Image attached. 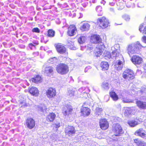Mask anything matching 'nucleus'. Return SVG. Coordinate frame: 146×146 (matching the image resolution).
Wrapping results in <instances>:
<instances>
[{
  "instance_id": "nucleus-24",
  "label": "nucleus",
  "mask_w": 146,
  "mask_h": 146,
  "mask_svg": "<svg viewBox=\"0 0 146 146\" xmlns=\"http://www.w3.org/2000/svg\"><path fill=\"white\" fill-rule=\"evenodd\" d=\"M110 96L114 101H117L119 99L118 95L113 90L111 91L109 93Z\"/></svg>"
},
{
  "instance_id": "nucleus-23",
  "label": "nucleus",
  "mask_w": 146,
  "mask_h": 146,
  "mask_svg": "<svg viewBox=\"0 0 146 146\" xmlns=\"http://www.w3.org/2000/svg\"><path fill=\"white\" fill-rule=\"evenodd\" d=\"M109 64L107 62L102 61L100 64V67L102 71H106L108 70L109 68Z\"/></svg>"
},
{
  "instance_id": "nucleus-36",
  "label": "nucleus",
  "mask_w": 146,
  "mask_h": 146,
  "mask_svg": "<svg viewBox=\"0 0 146 146\" xmlns=\"http://www.w3.org/2000/svg\"><path fill=\"white\" fill-rule=\"evenodd\" d=\"M32 31L33 32L36 33H39L40 32L39 29L37 27L33 28L32 30Z\"/></svg>"
},
{
  "instance_id": "nucleus-42",
  "label": "nucleus",
  "mask_w": 146,
  "mask_h": 146,
  "mask_svg": "<svg viewBox=\"0 0 146 146\" xmlns=\"http://www.w3.org/2000/svg\"><path fill=\"white\" fill-rule=\"evenodd\" d=\"M29 47H31V46H34V45H33L32 43H30L29 44Z\"/></svg>"
},
{
  "instance_id": "nucleus-14",
  "label": "nucleus",
  "mask_w": 146,
  "mask_h": 146,
  "mask_svg": "<svg viewBox=\"0 0 146 146\" xmlns=\"http://www.w3.org/2000/svg\"><path fill=\"white\" fill-rule=\"evenodd\" d=\"M77 31V29L74 25H71L69 26L68 28L67 34L69 36H74Z\"/></svg>"
},
{
  "instance_id": "nucleus-33",
  "label": "nucleus",
  "mask_w": 146,
  "mask_h": 146,
  "mask_svg": "<svg viewBox=\"0 0 146 146\" xmlns=\"http://www.w3.org/2000/svg\"><path fill=\"white\" fill-rule=\"evenodd\" d=\"M128 123L131 127H134L137 124V122L135 120L129 121H128Z\"/></svg>"
},
{
  "instance_id": "nucleus-19",
  "label": "nucleus",
  "mask_w": 146,
  "mask_h": 146,
  "mask_svg": "<svg viewBox=\"0 0 146 146\" xmlns=\"http://www.w3.org/2000/svg\"><path fill=\"white\" fill-rule=\"evenodd\" d=\"M42 77L39 74L35 75L33 77L31 78L30 81L36 84L41 83L42 81Z\"/></svg>"
},
{
  "instance_id": "nucleus-29",
  "label": "nucleus",
  "mask_w": 146,
  "mask_h": 146,
  "mask_svg": "<svg viewBox=\"0 0 146 146\" xmlns=\"http://www.w3.org/2000/svg\"><path fill=\"white\" fill-rule=\"evenodd\" d=\"M55 32L52 29H49L47 31V36L50 37H53L55 36Z\"/></svg>"
},
{
  "instance_id": "nucleus-44",
  "label": "nucleus",
  "mask_w": 146,
  "mask_h": 146,
  "mask_svg": "<svg viewBox=\"0 0 146 146\" xmlns=\"http://www.w3.org/2000/svg\"><path fill=\"white\" fill-rule=\"evenodd\" d=\"M110 11H111V12H113L114 11V9H113V8H111L110 9Z\"/></svg>"
},
{
  "instance_id": "nucleus-4",
  "label": "nucleus",
  "mask_w": 146,
  "mask_h": 146,
  "mask_svg": "<svg viewBox=\"0 0 146 146\" xmlns=\"http://www.w3.org/2000/svg\"><path fill=\"white\" fill-rule=\"evenodd\" d=\"M112 131L115 136H121L124 132L121 125L118 123H115L113 125Z\"/></svg>"
},
{
  "instance_id": "nucleus-32",
  "label": "nucleus",
  "mask_w": 146,
  "mask_h": 146,
  "mask_svg": "<svg viewBox=\"0 0 146 146\" xmlns=\"http://www.w3.org/2000/svg\"><path fill=\"white\" fill-rule=\"evenodd\" d=\"M103 109L102 108H96L95 110V114L98 116L100 115L103 111Z\"/></svg>"
},
{
  "instance_id": "nucleus-25",
  "label": "nucleus",
  "mask_w": 146,
  "mask_h": 146,
  "mask_svg": "<svg viewBox=\"0 0 146 146\" xmlns=\"http://www.w3.org/2000/svg\"><path fill=\"white\" fill-rule=\"evenodd\" d=\"M117 8L118 10H121L123 9L125 6V4L122 0H119L117 3Z\"/></svg>"
},
{
  "instance_id": "nucleus-10",
  "label": "nucleus",
  "mask_w": 146,
  "mask_h": 146,
  "mask_svg": "<svg viewBox=\"0 0 146 146\" xmlns=\"http://www.w3.org/2000/svg\"><path fill=\"white\" fill-rule=\"evenodd\" d=\"M64 132L66 135L71 137L75 134L76 130L74 126L68 125L65 128Z\"/></svg>"
},
{
  "instance_id": "nucleus-37",
  "label": "nucleus",
  "mask_w": 146,
  "mask_h": 146,
  "mask_svg": "<svg viewBox=\"0 0 146 146\" xmlns=\"http://www.w3.org/2000/svg\"><path fill=\"white\" fill-rule=\"evenodd\" d=\"M123 18L124 20L126 21H128L130 19V18L129 16L127 15H124L123 17Z\"/></svg>"
},
{
  "instance_id": "nucleus-35",
  "label": "nucleus",
  "mask_w": 146,
  "mask_h": 146,
  "mask_svg": "<svg viewBox=\"0 0 146 146\" xmlns=\"http://www.w3.org/2000/svg\"><path fill=\"white\" fill-rule=\"evenodd\" d=\"M134 142L137 146L142 141L139 138H136L133 139Z\"/></svg>"
},
{
  "instance_id": "nucleus-38",
  "label": "nucleus",
  "mask_w": 146,
  "mask_h": 146,
  "mask_svg": "<svg viewBox=\"0 0 146 146\" xmlns=\"http://www.w3.org/2000/svg\"><path fill=\"white\" fill-rule=\"evenodd\" d=\"M137 146H146V143L144 142L141 141Z\"/></svg>"
},
{
  "instance_id": "nucleus-22",
  "label": "nucleus",
  "mask_w": 146,
  "mask_h": 146,
  "mask_svg": "<svg viewBox=\"0 0 146 146\" xmlns=\"http://www.w3.org/2000/svg\"><path fill=\"white\" fill-rule=\"evenodd\" d=\"M66 110L63 112V113L65 116L71 114L73 111V109L72 107L70 105H67L66 107Z\"/></svg>"
},
{
  "instance_id": "nucleus-13",
  "label": "nucleus",
  "mask_w": 146,
  "mask_h": 146,
  "mask_svg": "<svg viewBox=\"0 0 146 146\" xmlns=\"http://www.w3.org/2000/svg\"><path fill=\"white\" fill-rule=\"evenodd\" d=\"M131 60L132 62L135 65H140L143 62L142 58L137 55L133 56Z\"/></svg>"
},
{
  "instance_id": "nucleus-15",
  "label": "nucleus",
  "mask_w": 146,
  "mask_h": 146,
  "mask_svg": "<svg viewBox=\"0 0 146 146\" xmlns=\"http://www.w3.org/2000/svg\"><path fill=\"white\" fill-rule=\"evenodd\" d=\"M42 72L47 76L52 75L54 70L53 67L51 66H43Z\"/></svg>"
},
{
  "instance_id": "nucleus-46",
  "label": "nucleus",
  "mask_w": 146,
  "mask_h": 146,
  "mask_svg": "<svg viewBox=\"0 0 146 146\" xmlns=\"http://www.w3.org/2000/svg\"><path fill=\"white\" fill-rule=\"evenodd\" d=\"M66 58V59H68V58Z\"/></svg>"
},
{
  "instance_id": "nucleus-20",
  "label": "nucleus",
  "mask_w": 146,
  "mask_h": 146,
  "mask_svg": "<svg viewBox=\"0 0 146 146\" xmlns=\"http://www.w3.org/2000/svg\"><path fill=\"white\" fill-rule=\"evenodd\" d=\"M56 117V115L53 112L50 113L46 117V120L49 122H53Z\"/></svg>"
},
{
  "instance_id": "nucleus-41",
  "label": "nucleus",
  "mask_w": 146,
  "mask_h": 146,
  "mask_svg": "<svg viewBox=\"0 0 146 146\" xmlns=\"http://www.w3.org/2000/svg\"><path fill=\"white\" fill-rule=\"evenodd\" d=\"M88 105V104L87 103H86V102H84L83 103V104L82 106H83L84 107H85V106L87 105Z\"/></svg>"
},
{
  "instance_id": "nucleus-43",
  "label": "nucleus",
  "mask_w": 146,
  "mask_h": 146,
  "mask_svg": "<svg viewBox=\"0 0 146 146\" xmlns=\"http://www.w3.org/2000/svg\"><path fill=\"white\" fill-rule=\"evenodd\" d=\"M144 69L145 71L146 72V63L144 66Z\"/></svg>"
},
{
  "instance_id": "nucleus-34",
  "label": "nucleus",
  "mask_w": 146,
  "mask_h": 146,
  "mask_svg": "<svg viewBox=\"0 0 146 146\" xmlns=\"http://www.w3.org/2000/svg\"><path fill=\"white\" fill-rule=\"evenodd\" d=\"M102 86L103 88L106 89H108L109 88V84L107 82H105L103 83Z\"/></svg>"
},
{
  "instance_id": "nucleus-9",
  "label": "nucleus",
  "mask_w": 146,
  "mask_h": 146,
  "mask_svg": "<svg viewBox=\"0 0 146 146\" xmlns=\"http://www.w3.org/2000/svg\"><path fill=\"white\" fill-rule=\"evenodd\" d=\"M99 124L100 128L103 130H105L108 129L109 126L107 119L104 118L100 119Z\"/></svg>"
},
{
  "instance_id": "nucleus-7",
  "label": "nucleus",
  "mask_w": 146,
  "mask_h": 146,
  "mask_svg": "<svg viewBox=\"0 0 146 146\" xmlns=\"http://www.w3.org/2000/svg\"><path fill=\"white\" fill-rule=\"evenodd\" d=\"M54 46L58 53L61 54H68L66 48L62 44L58 43L55 44Z\"/></svg>"
},
{
  "instance_id": "nucleus-26",
  "label": "nucleus",
  "mask_w": 146,
  "mask_h": 146,
  "mask_svg": "<svg viewBox=\"0 0 146 146\" xmlns=\"http://www.w3.org/2000/svg\"><path fill=\"white\" fill-rule=\"evenodd\" d=\"M90 26L87 23H84L80 28V29L82 31H86L88 30Z\"/></svg>"
},
{
  "instance_id": "nucleus-18",
  "label": "nucleus",
  "mask_w": 146,
  "mask_h": 146,
  "mask_svg": "<svg viewBox=\"0 0 146 146\" xmlns=\"http://www.w3.org/2000/svg\"><path fill=\"white\" fill-rule=\"evenodd\" d=\"M28 92L32 95L35 97L38 96L39 95V91L38 88L32 86L29 88Z\"/></svg>"
},
{
  "instance_id": "nucleus-2",
  "label": "nucleus",
  "mask_w": 146,
  "mask_h": 146,
  "mask_svg": "<svg viewBox=\"0 0 146 146\" xmlns=\"http://www.w3.org/2000/svg\"><path fill=\"white\" fill-rule=\"evenodd\" d=\"M142 47L139 42H137L136 44H130L128 46L127 48V53L129 56L137 53L138 50Z\"/></svg>"
},
{
  "instance_id": "nucleus-39",
  "label": "nucleus",
  "mask_w": 146,
  "mask_h": 146,
  "mask_svg": "<svg viewBox=\"0 0 146 146\" xmlns=\"http://www.w3.org/2000/svg\"><path fill=\"white\" fill-rule=\"evenodd\" d=\"M54 125H55L56 128H59L60 126V124L59 123H55Z\"/></svg>"
},
{
  "instance_id": "nucleus-30",
  "label": "nucleus",
  "mask_w": 146,
  "mask_h": 146,
  "mask_svg": "<svg viewBox=\"0 0 146 146\" xmlns=\"http://www.w3.org/2000/svg\"><path fill=\"white\" fill-rule=\"evenodd\" d=\"M102 9V7L100 6H98L96 7V11L98 16H101L103 15Z\"/></svg>"
},
{
  "instance_id": "nucleus-17",
  "label": "nucleus",
  "mask_w": 146,
  "mask_h": 146,
  "mask_svg": "<svg viewBox=\"0 0 146 146\" xmlns=\"http://www.w3.org/2000/svg\"><path fill=\"white\" fill-rule=\"evenodd\" d=\"M134 134L144 138L146 137V132L142 128H141L136 131Z\"/></svg>"
},
{
  "instance_id": "nucleus-11",
  "label": "nucleus",
  "mask_w": 146,
  "mask_h": 146,
  "mask_svg": "<svg viewBox=\"0 0 146 146\" xmlns=\"http://www.w3.org/2000/svg\"><path fill=\"white\" fill-rule=\"evenodd\" d=\"M56 89L52 87L49 88L46 91V95L49 99L54 98L56 96Z\"/></svg>"
},
{
  "instance_id": "nucleus-6",
  "label": "nucleus",
  "mask_w": 146,
  "mask_h": 146,
  "mask_svg": "<svg viewBox=\"0 0 146 146\" xmlns=\"http://www.w3.org/2000/svg\"><path fill=\"white\" fill-rule=\"evenodd\" d=\"M113 55L116 58L119 57L117 62H116V65L118 66L123 65L124 64L125 61L123 56L120 54L119 50H115L112 52Z\"/></svg>"
},
{
  "instance_id": "nucleus-21",
  "label": "nucleus",
  "mask_w": 146,
  "mask_h": 146,
  "mask_svg": "<svg viewBox=\"0 0 146 146\" xmlns=\"http://www.w3.org/2000/svg\"><path fill=\"white\" fill-rule=\"evenodd\" d=\"M136 104L139 108L142 110L146 109V102L137 100L136 102Z\"/></svg>"
},
{
  "instance_id": "nucleus-16",
  "label": "nucleus",
  "mask_w": 146,
  "mask_h": 146,
  "mask_svg": "<svg viewBox=\"0 0 146 146\" xmlns=\"http://www.w3.org/2000/svg\"><path fill=\"white\" fill-rule=\"evenodd\" d=\"M91 110L88 107L82 106L80 109V115L84 117L89 116Z\"/></svg>"
},
{
  "instance_id": "nucleus-1",
  "label": "nucleus",
  "mask_w": 146,
  "mask_h": 146,
  "mask_svg": "<svg viewBox=\"0 0 146 146\" xmlns=\"http://www.w3.org/2000/svg\"><path fill=\"white\" fill-rule=\"evenodd\" d=\"M56 69L58 74L62 75L67 74L69 70L68 66L63 63H60L57 65Z\"/></svg>"
},
{
  "instance_id": "nucleus-12",
  "label": "nucleus",
  "mask_w": 146,
  "mask_h": 146,
  "mask_svg": "<svg viewBox=\"0 0 146 146\" xmlns=\"http://www.w3.org/2000/svg\"><path fill=\"white\" fill-rule=\"evenodd\" d=\"M90 41L91 42L95 44L102 43V40L100 36L96 34L93 35L91 36Z\"/></svg>"
},
{
  "instance_id": "nucleus-8",
  "label": "nucleus",
  "mask_w": 146,
  "mask_h": 146,
  "mask_svg": "<svg viewBox=\"0 0 146 146\" xmlns=\"http://www.w3.org/2000/svg\"><path fill=\"white\" fill-rule=\"evenodd\" d=\"M25 125L27 128L31 129L35 127L36 122L33 118L28 117L26 120Z\"/></svg>"
},
{
  "instance_id": "nucleus-40",
  "label": "nucleus",
  "mask_w": 146,
  "mask_h": 146,
  "mask_svg": "<svg viewBox=\"0 0 146 146\" xmlns=\"http://www.w3.org/2000/svg\"><path fill=\"white\" fill-rule=\"evenodd\" d=\"M142 39L145 42H146V36H143L142 38Z\"/></svg>"
},
{
  "instance_id": "nucleus-27",
  "label": "nucleus",
  "mask_w": 146,
  "mask_h": 146,
  "mask_svg": "<svg viewBox=\"0 0 146 146\" xmlns=\"http://www.w3.org/2000/svg\"><path fill=\"white\" fill-rule=\"evenodd\" d=\"M133 108V107H125L123 109L125 115H127L129 114H131L133 111L131 109V108Z\"/></svg>"
},
{
  "instance_id": "nucleus-3",
  "label": "nucleus",
  "mask_w": 146,
  "mask_h": 146,
  "mask_svg": "<svg viewBox=\"0 0 146 146\" xmlns=\"http://www.w3.org/2000/svg\"><path fill=\"white\" fill-rule=\"evenodd\" d=\"M97 23L100 28L104 29L110 26V22L109 20L105 17L98 18Z\"/></svg>"
},
{
  "instance_id": "nucleus-31",
  "label": "nucleus",
  "mask_w": 146,
  "mask_h": 146,
  "mask_svg": "<svg viewBox=\"0 0 146 146\" xmlns=\"http://www.w3.org/2000/svg\"><path fill=\"white\" fill-rule=\"evenodd\" d=\"M86 40V37L83 36H80L78 39V41L80 44H82Z\"/></svg>"
},
{
  "instance_id": "nucleus-5",
  "label": "nucleus",
  "mask_w": 146,
  "mask_h": 146,
  "mask_svg": "<svg viewBox=\"0 0 146 146\" xmlns=\"http://www.w3.org/2000/svg\"><path fill=\"white\" fill-rule=\"evenodd\" d=\"M122 76L124 79L131 81L135 78V75L132 70L128 69H125L123 71Z\"/></svg>"
},
{
  "instance_id": "nucleus-28",
  "label": "nucleus",
  "mask_w": 146,
  "mask_h": 146,
  "mask_svg": "<svg viewBox=\"0 0 146 146\" xmlns=\"http://www.w3.org/2000/svg\"><path fill=\"white\" fill-rule=\"evenodd\" d=\"M139 30L140 32L146 35V26L144 24H142L139 26Z\"/></svg>"
},
{
  "instance_id": "nucleus-45",
  "label": "nucleus",
  "mask_w": 146,
  "mask_h": 146,
  "mask_svg": "<svg viewBox=\"0 0 146 146\" xmlns=\"http://www.w3.org/2000/svg\"><path fill=\"white\" fill-rule=\"evenodd\" d=\"M123 102H125V103H127L128 102H127L125 101H123Z\"/></svg>"
}]
</instances>
